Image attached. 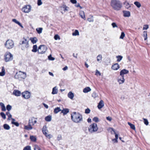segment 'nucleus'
Wrapping results in <instances>:
<instances>
[{
    "instance_id": "obj_1",
    "label": "nucleus",
    "mask_w": 150,
    "mask_h": 150,
    "mask_svg": "<svg viewBox=\"0 0 150 150\" xmlns=\"http://www.w3.org/2000/svg\"><path fill=\"white\" fill-rule=\"evenodd\" d=\"M110 5L113 9L116 11L120 10L122 7V4L119 0H111Z\"/></svg>"
},
{
    "instance_id": "obj_2",
    "label": "nucleus",
    "mask_w": 150,
    "mask_h": 150,
    "mask_svg": "<svg viewBox=\"0 0 150 150\" xmlns=\"http://www.w3.org/2000/svg\"><path fill=\"white\" fill-rule=\"evenodd\" d=\"M71 118L72 120L76 123L80 122L83 120L82 115L79 113L73 112L71 115Z\"/></svg>"
},
{
    "instance_id": "obj_3",
    "label": "nucleus",
    "mask_w": 150,
    "mask_h": 150,
    "mask_svg": "<svg viewBox=\"0 0 150 150\" xmlns=\"http://www.w3.org/2000/svg\"><path fill=\"white\" fill-rule=\"evenodd\" d=\"M26 77V73L20 71L16 73L15 76V78L18 79L20 80L25 79Z\"/></svg>"
},
{
    "instance_id": "obj_4",
    "label": "nucleus",
    "mask_w": 150,
    "mask_h": 150,
    "mask_svg": "<svg viewBox=\"0 0 150 150\" xmlns=\"http://www.w3.org/2000/svg\"><path fill=\"white\" fill-rule=\"evenodd\" d=\"M98 130L97 125L96 123L91 124L88 127V131L91 133H93L96 132Z\"/></svg>"
},
{
    "instance_id": "obj_5",
    "label": "nucleus",
    "mask_w": 150,
    "mask_h": 150,
    "mask_svg": "<svg viewBox=\"0 0 150 150\" xmlns=\"http://www.w3.org/2000/svg\"><path fill=\"white\" fill-rule=\"evenodd\" d=\"M13 59V56L10 52H6L4 55V59L6 62L10 61L12 60Z\"/></svg>"
},
{
    "instance_id": "obj_6",
    "label": "nucleus",
    "mask_w": 150,
    "mask_h": 150,
    "mask_svg": "<svg viewBox=\"0 0 150 150\" xmlns=\"http://www.w3.org/2000/svg\"><path fill=\"white\" fill-rule=\"evenodd\" d=\"M14 45V43L12 40H8L5 42L4 45L7 49H11L13 47Z\"/></svg>"
},
{
    "instance_id": "obj_7",
    "label": "nucleus",
    "mask_w": 150,
    "mask_h": 150,
    "mask_svg": "<svg viewBox=\"0 0 150 150\" xmlns=\"http://www.w3.org/2000/svg\"><path fill=\"white\" fill-rule=\"evenodd\" d=\"M29 41V38L25 39L24 38L23 40L22 41L21 43H20L23 47L21 48L22 50H24L25 48H27L28 47Z\"/></svg>"
},
{
    "instance_id": "obj_8",
    "label": "nucleus",
    "mask_w": 150,
    "mask_h": 150,
    "mask_svg": "<svg viewBox=\"0 0 150 150\" xmlns=\"http://www.w3.org/2000/svg\"><path fill=\"white\" fill-rule=\"evenodd\" d=\"M47 49V47L43 45H40L38 49V52L39 54H43L44 53Z\"/></svg>"
},
{
    "instance_id": "obj_9",
    "label": "nucleus",
    "mask_w": 150,
    "mask_h": 150,
    "mask_svg": "<svg viewBox=\"0 0 150 150\" xmlns=\"http://www.w3.org/2000/svg\"><path fill=\"white\" fill-rule=\"evenodd\" d=\"M31 10V7L30 5H25L22 8V11L24 12L28 13Z\"/></svg>"
},
{
    "instance_id": "obj_10",
    "label": "nucleus",
    "mask_w": 150,
    "mask_h": 150,
    "mask_svg": "<svg viewBox=\"0 0 150 150\" xmlns=\"http://www.w3.org/2000/svg\"><path fill=\"white\" fill-rule=\"evenodd\" d=\"M42 132L44 134L47 138L50 139L51 137V135L50 134H48L47 132L48 131L47 130V127L46 126H44L42 128Z\"/></svg>"
},
{
    "instance_id": "obj_11",
    "label": "nucleus",
    "mask_w": 150,
    "mask_h": 150,
    "mask_svg": "<svg viewBox=\"0 0 150 150\" xmlns=\"http://www.w3.org/2000/svg\"><path fill=\"white\" fill-rule=\"evenodd\" d=\"M22 96L25 99H28L30 97V93L28 91H26L22 93Z\"/></svg>"
},
{
    "instance_id": "obj_12",
    "label": "nucleus",
    "mask_w": 150,
    "mask_h": 150,
    "mask_svg": "<svg viewBox=\"0 0 150 150\" xmlns=\"http://www.w3.org/2000/svg\"><path fill=\"white\" fill-rule=\"evenodd\" d=\"M37 122V121L35 120V118L33 117L31 118L29 120L28 124L32 125H34Z\"/></svg>"
},
{
    "instance_id": "obj_13",
    "label": "nucleus",
    "mask_w": 150,
    "mask_h": 150,
    "mask_svg": "<svg viewBox=\"0 0 150 150\" xmlns=\"http://www.w3.org/2000/svg\"><path fill=\"white\" fill-rule=\"evenodd\" d=\"M129 72V71L128 70L126 69H123L120 71V75L121 76V77H124V74H128Z\"/></svg>"
},
{
    "instance_id": "obj_14",
    "label": "nucleus",
    "mask_w": 150,
    "mask_h": 150,
    "mask_svg": "<svg viewBox=\"0 0 150 150\" xmlns=\"http://www.w3.org/2000/svg\"><path fill=\"white\" fill-rule=\"evenodd\" d=\"M120 68V66L117 63H115L112 65L111 68L114 70H117Z\"/></svg>"
},
{
    "instance_id": "obj_15",
    "label": "nucleus",
    "mask_w": 150,
    "mask_h": 150,
    "mask_svg": "<svg viewBox=\"0 0 150 150\" xmlns=\"http://www.w3.org/2000/svg\"><path fill=\"white\" fill-rule=\"evenodd\" d=\"M124 16L126 17H129L130 16V13L128 11H123Z\"/></svg>"
},
{
    "instance_id": "obj_16",
    "label": "nucleus",
    "mask_w": 150,
    "mask_h": 150,
    "mask_svg": "<svg viewBox=\"0 0 150 150\" xmlns=\"http://www.w3.org/2000/svg\"><path fill=\"white\" fill-rule=\"evenodd\" d=\"M125 79L123 77H121V78H118L117 81L120 84L123 83L125 82Z\"/></svg>"
},
{
    "instance_id": "obj_17",
    "label": "nucleus",
    "mask_w": 150,
    "mask_h": 150,
    "mask_svg": "<svg viewBox=\"0 0 150 150\" xmlns=\"http://www.w3.org/2000/svg\"><path fill=\"white\" fill-rule=\"evenodd\" d=\"M13 94L16 96H19L21 94V91L18 90H15L13 92Z\"/></svg>"
},
{
    "instance_id": "obj_18",
    "label": "nucleus",
    "mask_w": 150,
    "mask_h": 150,
    "mask_svg": "<svg viewBox=\"0 0 150 150\" xmlns=\"http://www.w3.org/2000/svg\"><path fill=\"white\" fill-rule=\"evenodd\" d=\"M104 106V103L102 100H101L99 103L98 105V109H100Z\"/></svg>"
},
{
    "instance_id": "obj_19",
    "label": "nucleus",
    "mask_w": 150,
    "mask_h": 150,
    "mask_svg": "<svg viewBox=\"0 0 150 150\" xmlns=\"http://www.w3.org/2000/svg\"><path fill=\"white\" fill-rule=\"evenodd\" d=\"M68 97L71 100H73L74 97V94L71 91H70L67 95Z\"/></svg>"
},
{
    "instance_id": "obj_20",
    "label": "nucleus",
    "mask_w": 150,
    "mask_h": 150,
    "mask_svg": "<svg viewBox=\"0 0 150 150\" xmlns=\"http://www.w3.org/2000/svg\"><path fill=\"white\" fill-rule=\"evenodd\" d=\"M91 89L89 87H86L83 90V92L84 93H87L91 91Z\"/></svg>"
},
{
    "instance_id": "obj_21",
    "label": "nucleus",
    "mask_w": 150,
    "mask_h": 150,
    "mask_svg": "<svg viewBox=\"0 0 150 150\" xmlns=\"http://www.w3.org/2000/svg\"><path fill=\"white\" fill-rule=\"evenodd\" d=\"M30 39L33 44L35 43L38 41V39L36 37L31 38Z\"/></svg>"
},
{
    "instance_id": "obj_22",
    "label": "nucleus",
    "mask_w": 150,
    "mask_h": 150,
    "mask_svg": "<svg viewBox=\"0 0 150 150\" xmlns=\"http://www.w3.org/2000/svg\"><path fill=\"white\" fill-rule=\"evenodd\" d=\"M58 90L56 86H55L53 88L52 93L53 94H56L57 93Z\"/></svg>"
},
{
    "instance_id": "obj_23",
    "label": "nucleus",
    "mask_w": 150,
    "mask_h": 150,
    "mask_svg": "<svg viewBox=\"0 0 150 150\" xmlns=\"http://www.w3.org/2000/svg\"><path fill=\"white\" fill-rule=\"evenodd\" d=\"M12 21L18 24V25L20 26L22 28H23V26H22V25L18 21H17L16 19H12Z\"/></svg>"
},
{
    "instance_id": "obj_24",
    "label": "nucleus",
    "mask_w": 150,
    "mask_h": 150,
    "mask_svg": "<svg viewBox=\"0 0 150 150\" xmlns=\"http://www.w3.org/2000/svg\"><path fill=\"white\" fill-rule=\"evenodd\" d=\"M80 15L82 18L85 20V16L84 12L83 11H80Z\"/></svg>"
},
{
    "instance_id": "obj_25",
    "label": "nucleus",
    "mask_w": 150,
    "mask_h": 150,
    "mask_svg": "<svg viewBox=\"0 0 150 150\" xmlns=\"http://www.w3.org/2000/svg\"><path fill=\"white\" fill-rule=\"evenodd\" d=\"M5 70L4 67H2L1 72H0V76H3L5 74Z\"/></svg>"
},
{
    "instance_id": "obj_26",
    "label": "nucleus",
    "mask_w": 150,
    "mask_h": 150,
    "mask_svg": "<svg viewBox=\"0 0 150 150\" xmlns=\"http://www.w3.org/2000/svg\"><path fill=\"white\" fill-rule=\"evenodd\" d=\"M37 48V46L36 45H34L33 46V49L32 50V51L34 52H36L38 51Z\"/></svg>"
},
{
    "instance_id": "obj_27",
    "label": "nucleus",
    "mask_w": 150,
    "mask_h": 150,
    "mask_svg": "<svg viewBox=\"0 0 150 150\" xmlns=\"http://www.w3.org/2000/svg\"><path fill=\"white\" fill-rule=\"evenodd\" d=\"M72 35L73 36H78L79 35V32L78 30H76L74 31L72 33Z\"/></svg>"
},
{
    "instance_id": "obj_28",
    "label": "nucleus",
    "mask_w": 150,
    "mask_h": 150,
    "mask_svg": "<svg viewBox=\"0 0 150 150\" xmlns=\"http://www.w3.org/2000/svg\"><path fill=\"white\" fill-rule=\"evenodd\" d=\"M97 61L98 62H101L102 61V56L101 54H99L97 57Z\"/></svg>"
},
{
    "instance_id": "obj_29",
    "label": "nucleus",
    "mask_w": 150,
    "mask_h": 150,
    "mask_svg": "<svg viewBox=\"0 0 150 150\" xmlns=\"http://www.w3.org/2000/svg\"><path fill=\"white\" fill-rule=\"evenodd\" d=\"M124 4L125 6V7L127 8L128 9L131 7L130 5L129 4V3L126 1L124 2Z\"/></svg>"
},
{
    "instance_id": "obj_30",
    "label": "nucleus",
    "mask_w": 150,
    "mask_h": 150,
    "mask_svg": "<svg viewBox=\"0 0 150 150\" xmlns=\"http://www.w3.org/2000/svg\"><path fill=\"white\" fill-rule=\"evenodd\" d=\"M0 105L1 108V110L2 111H4L6 110L4 104L3 103H0Z\"/></svg>"
},
{
    "instance_id": "obj_31",
    "label": "nucleus",
    "mask_w": 150,
    "mask_h": 150,
    "mask_svg": "<svg viewBox=\"0 0 150 150\" xmlns=\"http://www.w3.org/2000/svg\"><path fill=\"white\" fill-rule=\"evenodd\" d=\"M33 129V127L30 125L28 124V126H25V129L27 130H31Z\"/></svg>"
},
{
    "instance_id": "obj_32",
    "label": "nucleus",
    "mask_w": 150,
    "mask_h": 150,
    "mask_svg": "<svg viewBox=\"0 0 150 150\" xmlns=\"http://www.w3.org/2000/svg\"><path fill=\"white\" fill-rule=\"evenodd\" d=\"M61 110V109L59 107H57L54 109V112L55 113H57L59 112Z\"/></svg>"
},
{
    "instance_id": "obj_33",
    "label": "nucleus",
    "mask_w": 150,
    "mask_h": 150,
    "mask_svg": "<svg viewBox=\"0 0 150 150\" xmlns=\"http://www.w3.org/2000/svg\"><path fill=\"white\" fill-rule=\"evenodd\" d=\"M45 120L47 122H50L51 121L52 117L51 116L49 115L46 117L45 118Z\"/></svg>"
},
{
    "instance_id": "obj_34",
    "label": "nucleus",
    "mask_w": 150,
    "mask_h": 150,
    "mask_svg": "<svg viewBox=\"0 0 150 150\" xmlns=\"http://www.w3.org/2000/svg\"><path fill=\"white\" fill-rule=\"evenodd\" d=\"M11 119L12 120V121L11 122L12 123V124H13L14 125H15L17 127H18L19 126V124L17 122H14V121H15V120L13 118H11Z\"/></svg>"
},
{
    "instance_id": "obj_35",
    "label": "nucleus",
    "mask_w": 150,
    "mask_h": 150,
    "mask_svg": "<svg viewBox=\"0 0 150 150\" xmlns=\"http://www.w3.org/2000/svg\"><path fill=\"white\" fill-rule=\"evenodd\" d=\"M116 57L117 59V61L118 62H120L122 59L123 57L122 56L118 55Z\"/></svg>"
},
{
    "instance_id": "obj_36",
    "label": "nucleus",
    "mask_w": 150,
    "mask_h": 150,
    "mask_svg": "<svg viewBox=\"0 0 150 150\" xmlns=\"http://www.w3.org/2000/svg\"><path fill=\"white\" fill-rule=\"evenodd\" d=\"M36 30L38 33L40 34L42 33V28H38L36 29Z\"/></svg>"
},
{
    "instance_id": "obj_37",
    "label": "nucleus",
    "mask_w": 150,
    "mask_h": 150,
    "mask_svg": "<svg viewBox=\"0 0 150 150\" xmlns=\"http://www.w3.org/2000/svg\"><path fill=\"white\" fill-rule=\"evenodd\" d=\"M128 124L129 125L131 128L132 129L135 130V126L133 124L129 122H128Z\"/></svg>"
},
{
    "instance_id": "obj_38",
    "label": "nucleus",
    "mask_w": 150,
    "mask_h": 150,
    "mask_svg": "<svg viewBox=\"0 0 150 150\" xmlns=\"http://www.w3.org/2000/svg\"><path fill=\"white\" fill-rule=\"evenodd\" d=\"M134 3V4L138 8L140 7L141 6L140 3L138 1H135Z\"/></svg>"
},
{
    "instance_id": "obj_39",
    "label": "nucleus",
    "mask_w": 150,
    "mask_h": 150,
    "mask_svg": "<svg viewBox=\"0 0 150 150\" xmlns=\"http://www.w3.org/2000/svg\"><path fill=\"white\" fill-rule=\"evenodd\" d=\"M30 138L31 140L33 142H35L36 141V138L35 137L33 136H31Z\"/></svg>"
},
{
    "instance_id": "obj_40",
    "label": "nucleus",
    "mask_w": 150,
    "mask_h": 150,
    "mask_svg": "<svg viewBox=\"0 0 150 150\" xmlns=\"http://www.w3.org/2000/svg\"><path fill=\"white\" fill-rule=\"evenodd\" d=\"M6 115H7L8 117V120H10V118H11V119L12 118H11V117H12V115H11L10 114V113L9 112V111L7 112H6Z\"/></svg>"
},
{
    "instance_id": "obj_41",
    "label": "nucleus",
    "mask_w": 150,
    "mask_h": 150,
    "mask_svg": "<svg viewBox=\"0 0 150 150\" xmlns=\"http://www.w3.org/2000/svg\"><path fill=\"white\" fill-rule=\"evenodd\" d=\"M4 129L7 130H9L10 129V126L6 124H5L4 125Z\"/></svg>"
},
{
    "instance_id": "obj_42",
    "label": "nucleus",
    "mask_w": 150,
    "mask_h": 150,
    "mask_svg": "<svg viewBox=\"0 0 150 150\" xmlns=\"http://www.w3.org/2000/svg\"><path fill=\"white\" fill-rule=\"evenodd\" d=\"M107 130L109 132H110L111 133H112V132H113L115 134V132L113 128L110 127Z\"/></svg>"
},
{
    "instance_id": "obj_43",
    "label": "nucleus",
    "mask_w": 150,
    "mask_h": 150,
    "mask_svg": "<svg viewBox=\"0 0 150 150\" xmlns=\"http://www.w3.org/2000/svg\"><path fill=\"white\" fill-rule=\"evenodd\" d=\"M34 150H41L40 147L37 145H35L34 148Z\"/></svg>"
},
{
    "instance_id": "obj_44",
    "label": "nucleus",
    "mask_w": 150,
    "mask_h": 150,
    "mask_svg": "<svg viewBox=\"0 0 150 150\" xmlns=\"http://www.w3.org/2000/svg\"><path fill=\"white\" fill-rule=\"evenodd\" d=\"M0 115L4 119L6 118V115L3 112H1L0 113Z\"/></svg>"
},
{
    "instance_id": "obj_45",
    "label": "nucleus",
    "mask_w": 150,
    "mask_h": 150,
    "mask_svg": "<svg viewBox=\"0 0 150 150\" xmlns=\"http://www.w3.org/2000/svg\"><path fill=\"white\" fill-rule=\"evenodd\" d=\"M125 36V35L124 32H122L121 35L120 37V39H123Z\"/></svg>"
},
{
    "instance_id": "obj_46",
    "label": "nucleus",
    "mask_w": 150,
    "mask_h": 150,
    "mask_svg": "<svg viewBox=\"0 0 150 150\" xmlns=\"http://www.w3.org/2000/svg\"><path fill=\"white\" fill-rule=\"evenodd\" d=\"M11 106L10 105H8L6 106V109L8 111H9L11 109Z\"/></svg>"
},
{
    "instance_id": "obj_47",
    "label": "nucleus",
    "mask_w": 150,
    "mask_h": 150,
    "mask_svg": "<svg viewBox=\"0 0 150 150\" xmlns=\"http://www.w3.org/2000/svg\"><path fill=\"white\" fill-rule=\"evenodd\" d=\"M23 150H31L30 147V146H27L24 148Z\"/></svg>"
},
{
    "instance_id": "obj_48",
    "label": "nucleus",
    "mask_w": 150,
    "mask_h": 150,
    "mask_svg": "<svg viewBox=\"0 0 150 150\" xmlns=\"http://www.w3.org/2000/svg\"><path fill=\"white\" fill-rule=\"evenodd\" d=\"M90 110L89 108H87L85 110V113L87 114H89L90 113Z\"/></svg>"
},
{
    "instance_id": "obj_49",
    "label": "nucleus",
    "mask_w": 150,
    "mask_h": 150,
    "mask_svg": "<svg viewBox=\"0 0 150 150\" xmlns=\"http://www.w3.org/2000/svg\"><path fill=\"white\" fill-rule=\"evenodd\" d=\"M93 121H94L96 122H97L99 121L98 118L97 117H94L93 118Z\"/></svg>"
},
{
    "instance_id": "obj_50",
    "label": "nucleus",
    "mask_w": 150,
    "mask_h": 150,
    "mask_svg": "<svg viewBox=\"0 0 150 150\" xmlns=\"http://www.w3.org/2000/svg\"><path fill=\"white\" fill-rule=\"evenodd\" d=\"M92 96L94 98H96L98 96V95L97 94V93L96 92H94L92 94Z\"/></svg>"
},
{
    "instance_id": "obj_51",
    "label": "nucleus",
    "mask_w": 150,
    "mask_h": 150,
    "mask_svg": "<svg viewBox=\"0 0 150 150\" xmlns=\"http://www.w3.org/2000/svg\"><path fill=\"white\" fill-rule=\"evenodd\" d=\"M149 28V25H144L143 29V30H147Z\"/></svg>"
},
{
    "instance_id": "obj_52",
    "label": "nucleus",
    "mask_w": 150,
    "mask_h": 150,
    "mask_svg": "<svg viewBox=\"0 0 150 150\" xmlns=\"http://www.w3.org/2000/svg\"><path fill=\"white\" fill-rule=\"evenodd\" d=\"M54 39L55 40H57L58 39H60V37L58 35H56L54 36Z\"/></svg>"
},
{
    "instance_id": "obj_53",
    "label": "nucleus",
    "mask_w": 150,
    "mask_h": 150,
    "mask_svg": "<svg viewBox=\"0 0 150 150\" xmlns=\"http://www.w3.org/2000/svg\"><path fill=\"white\" fill-rule=\"evenodd\" d=\"M95 75L96 76H98V75L99 76H100L101 73L97 69L96 70Z\"/></svg>"
},
{
    "instance_id": "obj_54",
    "label": "nucleus",
    "mask_w": 150,
    "mask_h": 150,
    "mask_svg": "<svg viewBox=\"0 0 150 150\" xmlns=\"http://www.w3.org/2000/svg\"><path fill=\"white\" fill-rule=\"evenodd\" d=\"M48 58L50 60H53L54 59V58L52 57L51 55H50L48 56Z\"/></svg>"
},
{
    "instance_id": "obj_55",
    "label": "nucleus",
    "mask_w": 150,
    "mask_h": 150,
    "mask_svg": "<svg viewBox=\"0 0 150 150\" xmlns=\"http://www.w3.org/2000/svg\"><path fill=\"white\" fill-rule=\"evenodd\" d=\"M111 25L113 28H115V27H117V26L115 23H112Z\"/></svg>"
},
{
    "instance_id": "obj_56",
    "label": "nucleus",
    "mask_w": 150,
    "mask_h": 150,
    "mask_svg": "<svg viewBox=\"0 0 150 150\" xmlns=\"http://www.w3.org/2000/svg\"><path fill=\"white\" fill-rule=\"evenodd\" d=\"M144 124L146 125H148V122L147 120L145 119H144Z\"/></svg>"
},
{
    "instance_id": "obj_57",
    "label": "nucleus",
    "mask_w": 150,
    "mask_h": 150,
    "mask_svg": "<svg viewBox=\"0 0 150 150\" xmlns=\"http://www.w3.org/2000/svg\"><path fill=\"white\" fill-rule=\"evenodd\" d=\"M42 4L41 0H38V6L41 5Z\"/></svg>"
},
{
    "instance_id": "obj_58",
    "label": "nucleus",
    "mask_w": 150,
    "mask_h": 150,
    "mask_svg": "<svg viewBox=\"0 0 150 150\" xmlns=\"http://www.w3.org/2000/svg\"><path fill=\"white\" fill-rule=\"evenodd\" d=\"M61 113H63L64 115L66 114V109H64L62 110Z\"/></svg>"
},
{
    "instance_id": "obj_59",
    "label": "nucleus",
    "mask_w": 150,
    "mask_h": 150,
    "mask_svg": "<svg viewBox=\"0 0 150 150\" xmlns=\"http://www.w3.org/2000/svg\"><path fill=\"white\" fill-rule=\"evenodd\" d=\"M62 9L64 11V12L66 10V6L65 5H63V6L61 7V10H62Z\"/></svg>"
},
{
    "instance_id": "obj_60",
    "label": "nucleus",
    "mask_w": 150,
    "mask_h": 150,
    "mask_svg": "<svg viewBox=\"0 0 150 150\" xmlns=\"http://www.w3.org/2000/svg\"><path fill=\"white\" fill-rule=\"evenodd\" d=\"M106 119L109 121H111L112 120V118L110 116L106 117Z\"/></svg>"
},
{
    "instance_id": "obj_61",
    "label": "nucleus",
    "mask_w": 150,
    "mask_h": 150,
    "mask_svg": "<svg viewBox=\"0 0 150 150\" xmlns=\"http://www.w3.org/2000/svg\"><path fill=\"white\" fill-rule=\"evenodd\" d=\"M143 36L144 37H146L147 36V32L146 31H144L143 32Z\"/></svg>"
},
{
    "instance_id": "obj_62",
    "label": "nucleus",
    "mask_w": 150,
    "mask_h": 150,
    "mask_svg": "<svg viewBox=\"0 0 150 150\" xmlns=\"http://www.w3.org/2000/svg\"><path fill=\"white\" fill-rule=\"evenodd\" d=\"M88 20L89 22H93V20L92 17L88 18Z\"/></svg>"
},
{
    "instance_id": "obj_63",
    "label": "nucleus",
    "mask_w": 150,
    "mask_h": 150,
    "mask_svg": "<svg viewBox=\"0 0 150 150\" xmlns=\"http://www.w3.org/2000/svg\"><path fill=\"white\" fill-rule=\"evenodd\" d=\"M71 2L73 4H76L77 1L76 0H71Z\"/></svg>"
},
{
    "instance_id": "obj_64",
    "label": "nucleus",
    "mask_w": 150,
    "mask_h": 150,
    "mask_svg": "<svg viewBox=\"0 0 150 150\" xmlns=\"http://www.w3.org/2000/svg\"><path fill=\"white\" fill-rule=\"evenodd\" d=\"M73 56L74 57L77 58V54H75L74 53L73 54Z\"/></svg>"
}]
</instances>
